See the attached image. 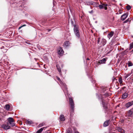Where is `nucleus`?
Segmentation results:
<instances>
[{"label":"nucleus","mask_w":133,"mask_h":133,"mask_svg":"<svg viewBox=\"0 0 133 133\" xmlns=\"http://www.w3.org/2000/svg\"><path fill=\"white\" fill-rule=\"evenodd\" d=\"M74 31L76 36L78 38H80L79 32V28L78 26L75 25L74 28Z\"/></svg>","instance_id":"f257e3e1"},{"label":"nucleus","mask_w":133,"mask_h":133,"mask_svg":"<svg viewBox=\"0 0 133 133\" xmlns=\"http://www.w3.org/2000/svg\"><path fill=\"white\" fill-rule=\"evenodd\" d=\"M7 120L8 122L7 123H8L12 127L15 125L14 121L12 118L9 117L8 119Z\"/></svg>","instance_id":"f03ea898"},{"label":"nucleus","mask_w":133,"mask_h":133,"mask_svg":"<svg viewBox=\"0 0 133 133\" xmlns=\"http://www.w3.org/2000/svg\"><path fill=\"white\" fill-rule=\"evenodd\" d=\"M69 102L70 106V108L72 110V111H73L74 110V103L72 99L71 98H69Z\"/></svg>","instance_id":"7ed1b4c3"},{"label":"nucleus","mask_w":133,"mask_h":133,"mask_svg":"<svg viewBox=\"0 0 133 133\" xmlns=\"http://www.w3.org/2000/svg\"><path fill=\"white\" fill-rule=\"evenodd\" d=\"M57 79L60 82V83L61 84V85L62 87V88H64L65 89V90H66V91H67V88L66 87V85L59 78L57 77Z\"/></svg>","instance_id":"20e7f679"},{"label":"nucleus","mask_w":133,"mask_h":133,"mask_svg":"<svg viewBox=\"0 0 133 133\" xmlns=\"http://www.w3.org/2000/svg\"><path fill=\"white\" fill-rule=\"evenodd\" d=\"M1 127L5 130H7L10 128V127L9 125V123L4 124L1 125Z\"/></svg>","instance_id":"39448f33"},{"label":"nucleus","mask_w":133,"mask_h":133,"mask_svg":"<svg viewBox=\"0 0 133 133\" xmlns=\"http://www.w3.org/2000/svg\"><path fill=\"white\" fill-rule=\"evenodd\" d=\"M58 53L60 56H62L63 54L64 51L61 47H59L58 49Z\"/></svg>","instance_id":"423d86ee"},{"label":"nucleus","mask_w":133,"mask_h":133,"mask_svg":"<svg viewBox=\"0 0 133 133\" xmlns=\"http://www.w3.org/2000/svg\"><path fill=\"white\" fill-rule=\"evenodd\" d=\"M106 60L107 59L106 58H103L102 59L99 60L98 63V65L105 64L106 61Z\"/></svg>","instance_id":"0eeeda50"},{"label":"nucleus","mask_w":133,"mask_h":133,"mask_svg":"<svg viewBox=\"0 0 133 133\" xmlns=\"http://www.w3.org/2000/svg\"><path fill=\"white\" fill-rule=\"evenodd\" d=\"M133 105V101L128 102L125 104V106L127 108H128Z\"/></svg>","instance_id":"6e6552de"},{"label":"nucleus","mask_w":133,"mask_h":133,"mask_svg":"<svg viewBox=\"0 0 133 133\" xmlns=\"http://www.w3.org/2000/svg\"><path fill=\"white\" fill-rule=\"evenodd\" d=\"M128 14L127 13H125L122 15L121 17V20L123 21L127 17Z\"/></svg>","instance_id":"1a4fd4ad"},{"label":"nucleus","mask_w":133,"mask_h":133,"mask_svg":"<svg viewBox=\"0 0 133 133\" xmlns=\"http://www.w3.org/2000/svg\"><path fill=\"white\" fill-rule=\"evenodd\" d=\"M114 34V32L113 31L110 32L107 35V37L109 39L111 38L113 35Z\"/></svg>","instance_id":"9d476101"},{"label":"nucleus","mask_w":133,"mask_h":133,"mask_svg":"<svg viewBox=\"0 0 133 133\" xmlns=\"http://www.w3.org/2000/svg\"><path fill=\"white\" fill-rule=\"evenodd\" d=\"M117 129L118 131L120 132L121 133H124L125 132L124 130L121 127H118L117 128Z\"/></svg>","instance_id":"9b49d317"},{"label":"nucleus","mask_w":133,"mask_h":133,"mask_svg":"<svg viewBox=\"0 0 133 133\" xmlns=\"http://www.w3.org/2000/svg\"><path fill=\"white\" fill-rule=\"evenodd\" d=\"M60 120L61 121H63L65 120V118L64 116L63 115H60L59 117Z\"/></svg>","instance_id":"f8f14e48"},{"label":"nucleus","mask_w":133,"mask_h":133,"mask_svg":"<svg viewBox=\"0 0 133 133\" xmlns=\"http://www.w3.org/2000/svg\"><path fill=\"white\" fill-rule=\"evenodd\" d=\"M106 42V41L105 39H102L101 42V44H102V45L103 46H104V45L105 44Z\"/></svg>","instance_id":"ddd939ff"},{"label":"nucleus","mask_w":133,"mask_h":133,"mask_svg":"<svg viewBox=\"0 0 133 133\" xmlns=\"http://www.w3.org/2000/svg\"><path fill=\"white\" fill-rule=\"evenodd\" d=\"M128 97V94L127 93H125L122 95V98L125 99Z\"/></svg>","instance_id":"4468645a"},{"label":"nucleus","mask_w":133,"mask_h":133,"mask_svg":"<svg viewBox=\"0 0 133 133\" xmlns=\"http://www.w3.org/2000/svg\"><path fill=\"white\" fill-rule=\"evenodd\" d=\"M132 114V112L131 110L129 111L127 114V115L128 116H131Z\"/></svg>","instance_id":"2eb2a0df"},{"label":"nucleus","mask_w":133,"mask_h":133,"mask_svg":"<svg viewBox=\"0 0 133 133\" xmlns=\"http://www.w3.org/2000/svg\"><path fill=\"white\" fill-rule=\"evenodd\" d=\"M10 107V105L9 104H6L5 105V109L7 110H9Z\"/></svg>","instance_id":"dca6fc26"},{"label":"nucleus","mask_w":133,"mask_h":133,"mask_svg":"<svg viewBox=\"0 0 133 133\" xmlns=\"http://www.w3.org/2000/svg\"><path fill=\"white\" fill-rule=\"evenodd\" d=\"M109 124V121H107L105 122L103 124L104 127H106Z\"/></svg>","instance_id":"f3484780"},{"label":"nucleus","mask_w":133,"mask_h":133,"mask_svg":"<svg viewBox=\"0 0 133 133\" xmlns=\"http://www.w3.org/2000/svg\"><path fill=\"white\" fill-rule=\"evenodd\" d=\"M45 128V127H43L41 128L37 131L36 133H41Z\"/></svg>","instance_id":"a211bd4d"},{"label":"nucleus","mask_w":133,"mask_h":133,"mask_svg":"<svg viewBox=\"0 0 133 133\" xmlns=\"http://www.w3.org/2000/svg\"><path fill=\"white\" fill-rule=\"evenodd\" d=\"M69 42L68 41H66L64 43V46L65 47H66L68 46H69Z\"/></svg>","instance_id":"6ab92c4d"},{"label":"nucleus","mask_w":133,"mask_h":133,"mask_svg":"<svg viewBox=\"0 0 133 133\" xmlns=\"http://www.w3.org/2000/svg\"><path fill=\"white\" fill-rule=\"evenodd\" d=\"M131 74V73H129L128 74H125V78H127L128 77H129V76H130Z\"/></svg>","instance_id":"aec40b11"},{"label":"nucleus","mask_w":133,"mask_h":133,"mask_svg":"<svg viewBox=\"0 0 133 133\" xmlns=\"http://www.w3.org/2000/svg\"><path fill=\"white\" fill-rule=\"evenodd\" d=\"M130 46L129 48V50H130L133 48V42L130 44Z\"/></svg>","instance_id":"412c9836"},{"label":"nucleus","mask_w":133,"mask_h":133,"mask_svg":"<svg viewBox=\"0 0 133 133\" xmlns=\"http://www.w3.org/2000/svg\"><path fill=\"white\" fill-rule=\"evenodd\" d=\"M57 67L59 72L60 74H61V71L60 68L59 67H58L57 65Z\"/></svg>","instance_id":"4be33fe9"},{"label":"nucleus","mask_w":133,"mask_h":133,"mask_svg":"<svg viewBox=\"0 0 133 133\" xmlns=\"http://www.w3.org/2000/svg\"><path fill=\"white\" fill-rule=\"evenodd\" d=\"M118 81L120 84L122 83L123 81L121 78H120L118 79Z\"/></svg>","instance_id":"5701e85b"},{"label":"nucleus","mask_w":133,"mask_h":133,"mask_svg":"<svg viewBox=\"0 0 133 133\" xmlns=\"http://www.w3.org/2000/svg\"><path fill=\"white\" fill-rule=\"evenodd\" d=\"M128 66H131L133 64L132 63L130 62H129L128 63Z\"/></svg>","instance_id":"b1692460"},{"label":"nucleus","mask_w":133,"mask_h":133,"mask_svg":"<svg viewBox=\"0 0 133 133\" xmlns=\"http://www.w3.org/2000/svg\"><path fill=\"white\" fill-rule=\"evenodd\" d=\"M45 124V123H42L38 125V127H41L43 126Z\"/></svg>","instance_id":"393cba45"},{"label":"nucleus","mask_w":133,"mask_h":133,"mask_svg":"<svg viewBox=\"0 0 133 133\" xmlns=\"http://www.w3.org/2000/svg\"><path fill=\"white\" fill-rule=\"evenodd\" d=\"M126 8L128 10H129L131 8V7L130 5H128L126 7Z\"/></svg>","instance_id":"a878e982"},{"label":"nucleus","mask_w":133,"mask_h":133,"mask_svg":"<svg viewBox=\"0 0 133 133\" xmlns=\"http://www.w3.org/2000/svg\"><path fill=\"white\" fill-rule=\"evenodd\" d=\"M102 104L104 108H106L107 107L106 105H105L103 101Z\"/></svg>","instance_id":"bb28decb"},{"label":"nucleus","mask_w":133,"mask_h":133,"mask_svg":"<svg viewBox=\"0 0 133 133\" xmlns=\"http://www.w3.org/2000/svg\"><path fill=\"white\" fill-rule=\"evenodd\" d=\"M98 7H99V8L100 9H102L103 8V5H99L98 6Z\"/></svg>","instance_id":"cd10ccee"},{"label":"nucleus","mask_w":133,"mask_h":133,"mask_svg":"<svg viewBox=\"0 0 133 133\" xmlns=\"http://www.w3.org/2000/svg\"><path fill=\"white\" fill-rule=\"evenodd\" d=\"M98 41H97V43L98 44H99V43L100 42V38L99 37H98Z\"/></svg>","instance_id":"c85d7f7f"},{"label":"nucleus","mask_w":133,"mask_h":133,"mask_svg":"<svg viewBox=\"0 0 133 133\" xmlns=\"http://www.w3.org/2000/svg\"><path fill=\"white\" fill-rule=\"evenodd\" d=\"M102 5L103 6V8L106 7L107 6V4H103Z\"/></svg>","instance_id":"c756f323"},{"label":"nucleus","mask_w":133,"mask_h":133,"mask_svg":"<svg viewBox=\"0 0 133 133\" xmlns=\"http://www.w3.org/2000/svg\"><path fill=\"white\" fill-rule=\"evenodd\" d=\"M32 122L31 121H28L27 122V123L28 124H30L32 123Z\"/></svg>","instance_id":"7c9ffc66"},{"label":"nucleus","mask_w":133,"mask_h":133,"mask_svg":"<svg viewBox=\"0 0 133 133\" xmlns=\"http://www.w3.org/2000/svg\"><path fill=\"white\" fill-rule=\"evenodd\" d=\"M129 19H128L127 20L125 21L124 22V23H127V22H129Z\"/></svg>","instance_id":"2f4dec72"},{"label":"nucleus","mask_w":133,"mask_h":133,"mask_svg":"<svg viewBox=\"0 0 133 133\" xmlns=\"http://www.w3.org/2000/svg\"><path fill=\"white\" fill-rule=\"evenodd\" d=\"M104 8L105 10H106L107 9V6Z\"/></svg>","instance_id":"473e14b6"},{"label":"nucleus","mask_w":133,"mask_h":133,"mask_svg":"<svg viewBox=\"0 0 133 133\" xmlns=\"http://www.w3.org/2000/svg\"><path fill=\"white\" fill-rule=\"evenodd\" d=\"M26 26V25L25 24H24V25H23L22 26V27H23V26Z\"/></svg>","instance_id":"72a5a7b5"},{"label":"nucleus","mask_w":133,"mask_h":133,"mask_svg":"<svg viewBox=\"0 0 133 133\" xmlns=\"http://www.w3.org/2000/svg\"><path fill=\"white\" fill-rule=\"evenodd\" d=\"M22 26H21L20 27H19V29H21L22 27Z\"/></svg>","instance_id":"f704fd0d"},{"label":"nucleus","mask_w":133,"mask_h":133,"mask_svg":"<svg viewBox=\"0 0 133 133\" xmlns=\"http://www.w3.org/2000/svg\"><path fill=\"white\" fill-rule=\"evenodd\" d=\"M75 133H79L78 132H76Z\"/></svg>","instance_id":"c9c22d12"},{"label":"nucleus","mask_w":133,"mask_h":133,"mask_svg":"<svg viewBox=\"0 0 133 133\" xmlns=\"http://www.w3.org/2000/svg\"><path fill=\"white\" fill-rule=\"evenodd\" d=\"M63 90L64 92L65 93V91L63 89Z\"/></svg>","instance_id":"e433bc0d"},{"label":"nucleus","mask_w":133,"mask_h":133,"mask_svg":"<svg viewBox=\"0 0 133 133\" xmlns=\"http://www.w3.org/2000/svg\"><path fill=\"white\" fill-rule=\"evenodd\" d=\"M89 58H88L87 59V60H89Z\"/></svg>","instance_id":"4c0bfd02"},{"label":"nucleus","mask_w":133,"mask_h":133,"mask_svg":"<svg viewBox=\"0 0 133 133\" xmlns=\"http://www.w3.org/2000/svg\"><path fill=\"white\" fill-rule=\"evenodd\" d=\"M131 52H133V49L131 51Z\"/></svg>","instance_id":"58836bf2"},{"label":"nucleus","mask_w":133,"mask_h":133,"mask_svg":"<svg viewBox=\"0 0 133 133\" xmlns=\"http://www.w3.org/2000/svg\"><path fill=\"white\" fill-rule=\"evenodd\" d=\"M1 48V49H3V48Z\"/></svg>","instance_id":"ea45409f"},{"label":"nucleus","mask_w":133,"mask_h":133,"mask_svg":"<svg viewBox=\"0 0 133 133\" xmlns=\"http://www.w3.org/2000/svg\"><path fill=\"white\" fill-rule=\"evenodd\" d=\"M27 43L28 44H29L28 43V42H27V43Z\"/></svg>","instance_id":"a19ab883"},{"label":"nucleus","mask_w":133,"mask_h":133,"mask_svg":"<svg viewBox=\"0 0 133 133\" xmlns=\"http://www.w3.org/2000/svg\"><path fill=\"white\" fill-rule=\"evenodd\" d=\"M2 133H3V132H2Z\"/></svg>","instance_id":"79ce46f5"}]
</instances>
